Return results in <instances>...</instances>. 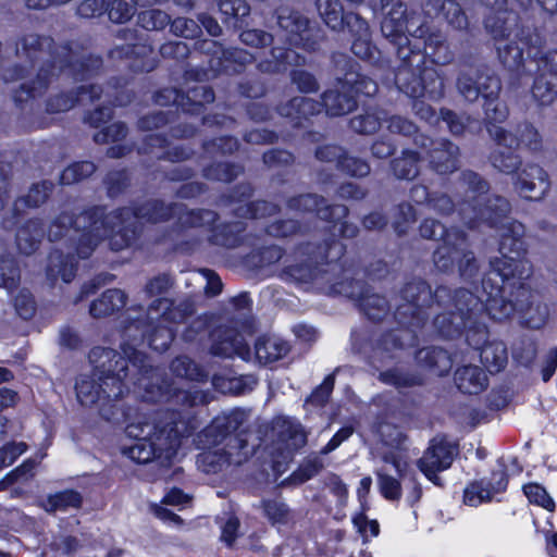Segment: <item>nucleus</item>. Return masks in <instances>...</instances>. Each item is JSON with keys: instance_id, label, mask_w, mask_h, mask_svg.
I'll list each match as a JSON object with an SVG mask.
<instances>
[{"instance_id": "nucleus-24", "label": "nucleus", "mask_w": 557, "mask_h": 557, "mask_svg": "<svg viewBox=\"0 0 557 557\" xmlns=\"http://www.w3.org/2000/svg\"><path fill=\"white\" fill-rule=\"evenodd\" d=\"M147 312L148 315H153L161 322L181 324L194 315L195 306L193 301L187 299L176 304L174 299L159 297L149 304Z\"/></svg>"}, {"instance_id": "nucleus-40", "label": "nucleus", "mask_w": 557, "mask_h": 557, "mask_svg": "<svg viewBox=\"0 0 557 557\" xmlns=\"http://www.w3.org/2000/svg\"><path fill=\"white\" fill-rule=\"evenodd\" d=\"M53 41L51 38L48 37H39L38 35L30 34L25 37H23L17 46V54L20 57H25L26 59H29L32 62L35 60H45V57L48 55V52L44 50V48L50 49ZM58 50L52 54L49 53V55L54 60V57L57 55ZM55 62L53 61V65Z\"/></svg>"}, {"instance_id": "nucleus-27", "label": "nucleus", "mask_w": 557, "mask_h": 557, "mask_svg": "<svg viewBox=\"0 0 557 557\" xmlns=\"http://www.w3.org/2000/svg\"><path fill=\"white\" fill-rule=\"evenodd\" d=\"M414 360L420 368L440 377L448 375L454 366L451 354L440 346L417 349Z\"/></svg>"}, {"instance_id": "nucleus-42", "label": "nucleus", "mask_w": 557, "mask_h": 557, "mask_svg": "<svg viewBox=\"0 0 557 557\" xmlns=\"http://www.w3.org/2000/svg\"><path fill=\"white\" fill-rule=\"evenodd\" d=\"M408 209L414 207L428 206L434 209H447L451 206L450 198L445 194H430L428 188L423 185H416L410 189Z\"/></svg>"}, {"instance_id": "nucleus-26", "label": "nucleus", "mask_w": 557, "mask_h": 557, "mask_svg": "<svg viewBox=\"0 0 557 557\" xmlns=\"http://www.w3.org/2000/svg\"><path fill=\"white\" fill-rule=\"evenodd\" d=\"M277 23L288 33L290 45L302 47L306 50H314L315 42L309 39V20L301 13L288 9L281 10Z\"/></svg>"}, {"instance_id": "nucleus-22", "label": "nucleus", "mask_w": 557, "mask_h": 557, "mask_svg": "<svg viewBox=\"0 0 557 557\" xmlns=\"http://www.w3.org/2000/svg\"><path fill=\"white\" fill-rule=\"evenodd\" d=\"M62 239H64L66 248H72L73 252L64 253L62 249L52 248L48 255L46 273L48 277L55 280L60 276L64 283H71L76 276L78 269L77 258L79 257L75 251V240L69 236L60 238V240ZM55 242H59V239Z\"/></svg>"}, {"instance_id": "nucleus-20", "label": "nucleus", "mask_w": 557, "mask_h": 557, "mask_svg": "<svg viewBox=\"0 0 557 557\" xmlns=\"http://www.w3.org/2000/svg\"><path fill=\"white\" fill-rule=\"evenodd\" d=\"M135 345L134 343H122V354L117 351V356L122 358L124 362L121 364L120 361L115 363L116 360L111 362L113 374H116L124 384H126V380L129 377V366L134 376L131 377V381L134 384L152 372V366L149 362L147 354L138 350Z\"/></svg>"}, {"instance_id": "nucleus-60", "label": "nucleus", "mask_w": 557, "mask_h": 557, "mask_svg": "<svg viewBox=\"0 0 557 557\" xmlns=\"http://www.w3.org/2000/svg\"><path fill=\"white\" fill-rule=\"evenodd\" d=\"M243 172L242 166L230 163H214L203 170L207 180L219 182H231Z\"/></svg>"}, {"instance_id": "nucleus-64", "label": "nucleus", "mask_w": 557, "mask_h": 557, "mask_svg": "<svg viewBox=\"0 0 557 557\" xmlns=\"http://www.w3.org/2000/svg\"><path fill=\"white\" fill-rule=\"evenodd\" d=\"M280 440L290 443L295 448L302 447L307 442V435L300 423L284 420L278 432Z\"/></svg>"}, {"instance_id": "nucleus-1", "label": "nucleus", "mask_w": 557, "mask_h": 557, "mask_svg": "<svg viewBox=\"0 0 557 557\" xmlns=\"http://www.w3.org/2000/svg\"><path fill=\"white\" fill-rule=\"evenodd\" d=\"M525 226L511 220L498 227V251L500 257L490 260V272L482 278L486 294L484 308L488 318L496 322L523 312L533 304L531 280L533 264L528 259L529 245L524 238Z\"/></svg>"}, {"instance_id": "nucleus-25", "label": "nucleus", "mask_w": 557, "mask_h": 557, "mask_svg": "<svg viewBox=\"0 0 557 557\" xmlns=\"http://www.w3.org/2000/svg\"><path fill=\"white\" fill-rule=\"evenodd\" d=\"M460 181L465 187L468 188L470 195L468 200H472L476 207H484V209H502L507 206V200L496 194H488V184L478 173L472 171L462 172Z\"/></svg>"}, {"instance_id": "nucleus-8", "label": "nucleus", "mask_w": 557, "mask_h": 557, "mask_svg": "<svg viewBox=\"0 0 557 557\" xmlns=\"http://www.w3.org/2000/svg\"><path fill=\"white\" fill-rule=\"evenodd\" d=\"M244 413L236 409L214 417L196 436L198 448H224L242 453L248 447L249 431L244 428Z\"/></svg>"}, {"instance_id": "nucleus-29", "label": "nucleus", "mask_w": 557, "mask_h": 557, "mask_svg": "<svg viewBox=\"0 0 557 557\" xmlns=\"http://www.w3.org/2000/svg\"><path fill=\"white\" fill-rule=\"evenodd\" d=\"M458 454V446L450 443L446 436H436L429 442L423 456L418 460L420 463L449 469Z\"/></svg>"}, {"instance_id": "nucleus-23", "label": "nucleus", "mask_w": 557, "mask_h": 557, "mask_svg": "<svg viewBox=\"0 0 557 557\" xmlns=\"http://www.w3.org/2000/svg\"><path fill=\"white\" fill-rule=\"evenodd\" d=\"M550 186L548 174L537 164H527L518 174L515 187L525 199L540 200Z\"/></svg>"}, {"instance_id": "nucleus-54", "label": "nucleus", "mask_w": 557, "mask_h": 557, "mask_svg": "<svg viewBox=\"0 0 557 557\" xmlns=\"http://www.w3.org/2000/svg\"><path fill=\"white\" fill-rule=\"evenodd\" d=\"M21 281V270L13 257L0 256V287L14 290Z\"/></svg>"}, {"instance_id": "nucleus-38", "label": "nucleus", "mask_w": 557, "mask_h": 557, "mask_svg": "<svg viewBox=\"0 0 557 557\" xmlns=\"http://www.w3.org/2000/svg\"><path fill=\"white\" fill-rule=\"evenodd\" d=\"M284 255V248L277 245L261 246L248 252L244 257V263L247 268L258 271L277 263Z\"/></svg>"}, {"instance_id": "nucleus-61", "label": "nucleus", "mask_w": 557, "mask_h": 557, "mask_svg": "<svg viewBox=\"0 0 557 557\" xmlns=\"http://www.w3.org/2000/svg\"><path fill=\"white\" fill-rule=\"evenodd\" d=\"M423 95L426 92L431 98H441L444 95V78L435 67H422Z\"/></svg>"}, {"instance_id": "nucleus-32", "label": "nucleus", "mask_w": 557, "mask_h": 557, "mask_svg": "<svg viewBox=\"0 0 557 557\" xmlns=\"http://www.w3.org/2000/svg\"><path fill=\"white\" fill-rule=\"evenodd\" d=\"M292 350L287 341L272 338L268 335L257 337L255 356L260 364L268 366L285 358Z\"/></svg>"}, {"instance_id": "nucleus-34", "label": "nucleus", "mask_w": 557, "mask_h": 557, "mask_svg": "<svg viewBox=\"0 0 557 557\" xmlns=\"http://www.w3.org/2000/svg\"><path fill=\"white\" fill-rule=\"evenodd\" d=\"M197 456L198 467L207 474H216L234 462L233 457L240 453L227 448H200Z\"/></svg>"}, {"instance_id": "nucleus-44", "label": "nucleus", "mask_w": 557, "mask_h": 557, "mask_svg": "<svg viewBox=\"0 0 557 557\" xmlns=\"http://www.w3.org/2000/svg\"><path fill=\"white\" fill-rule=\"evenodd\" d=\"M319 16L332 30L339 32L344 28L345 14L339 0H315Z\"/></svg>"}, {"instance_id": "nucleus-17", "label": "nucleus", "mask_w": 557, "mask_h": 557, "mask_svg": "<svg viewBox=\"0 0 557 557\" xmlns=\"http://www.w3.org/2000/svg\"><path fill=\"white\" fill-rule=\"evenodd\" d=\"M414 144L425 151L430 166L437 173L448 174L459 168V148L451 141L444 138L434 140L424 135H418Z\"/></svg>"}, {"instance_id": "nucleus-12", "label": "nucleus", "mask_w": 557, "mask_h": 557, "mask_svg": "<svg viewBox=\"0 0 557 557\" xmlns=\"http://www.w3.org/2000/svg\"><path fill=\"white\" fill-rule=\"evenodd\" d=\"M484 4L492 7L495 11L485 17L486 30L495 40L509 38L518 23V15L512 8L507 9L508 0H481ZM534 0H512V3L522 10H528ZM543 10L553 14L557 11V0H537Z\"/></svg>"}, {"instance_id": "nucleus-7", "label": "nucleus", "mask_w": 557, "mask_h": 557, "mask_svg": "<svg viewBox=\"0 0 557 557\" xmlns=\"http://www.w3.org/2000/svg\"><path fill=\"white\" fill-rule=\"evenodd\" d=\"M435 268L446 274L458 271L466 281L473 280L479 273V264L474 252L470 249L468 235L465 231L453 228L450 236L444 237L433 252Z\"/></svg>"}, {"instance_id": "nucleus-59", "label": "nucleus", "mask_w": 557, "mask_h": 557, "mask_svg": "<svg viewBox=\"0 0 557 557\" xmlns=\"http://www.w3.org/2000/svg\"><path fill=\"white\" fill-rule=\"evenodd\" d=\"M317 215L325 221L333 222L331 228L337 230L342 238H354L358 235L359 228L356 224L349 223L345 219L350 211H342L343 215L337 221H333L335 211H314Z\"/></svg>"}, {"instance_id": "nucleus-37", "label": "nucleus", "mask_w": 557, "mask_h": 557, "mask_svg": "<svg viewBox=\"0 0 557 557\" xmlns=\"http://www.w3.org/2000/svg\"><path fill=\"white\" fill-rule=\"evenodd\" d=\"M127 295L119 288H109L89 306V313L94 318H106L123 309Z\"/></svg>"}, {"instance_id": "nucleus-18", "label": "nucleus", "mask_w": 557, "mask_h": 557, "mask_svg": "<svg viewBox=\"0 0 557 557\" xmlns=\"http://www.w3.org/2000/svg\"><path fill=\"white\" fill-rule=\"evenodd\" d=\"M508 483L507 468L505 465H502L500 469L491 471L488 476L470 481L463 490V503L471 507L490 503L495 494L507 491Z\"/></svg>"}, {"instance_id": "nucleus-35", "label": "nucleus", "mask_w": 557, "mask_h": 557, "mask_svg": "<svg viewBox=\"0 0 557 557\" xmlns=\"http://www.w3.org/2000/svg\"><path fill=\"white\" fill-rule=\"evenodd\" d=\"M264 233L274 238H294L307 236L311 226L308 222H304L292 218H277L269 221L263 228Z\"/></svg>"}, {"instance_id": "nucleus-58", "label": "nucleus", "mask_w": 557, "mask_h": 557, "mask_svg": "<svg viewBox=\"0 0 557 557\" xmlns=\"http://www.w3.org/2000/svg\"><path fill=\"white\" fill-rule=\"evenodd\" d=\"M522 491L528 500L536 506H540L547 511H554L555 502L547 493L546 488L536 482H530L522 486Z\"/></svg>"}, {"instance_id": "nucleus-50", "label": "nucleus", "mask_w": 557, "mask_h": 557, "mask_svg": "<svg viewBox=\"0 0 557 557\" xmlns=\"http://www.w3.org/2000/svg\"><path fill=\"white\" fill-rule=\"evenodd\" d=\"M343 89H351L356 94L368 97L374 96L377 91V84L370 77L360 74L355 70H350L339 79Z\"/></svg>"}, {"instance_id": "nucleus-49", "label": "nucleus", "mask_w": 557, "mask_h": 557, "mask_svg": "<svg viewBox=\"0 0 557 557\" xmlns=\"http://www.w3.org/2000/svg\"><path fill=\"white\" fill-rule=\"evenodd\" d=\"M53 75V72L48 73V70L41 66L37 74L36 81L32 82L30 85L22 84L20 89L14 94V100L18 103H22L27 101L29 98H35L42 95L50 83V77Z\"/></svg>"}, {"instance_id": "nucleus-39", "label": "nucleus", "mask_w": 557, "mask_h": 557, "mask_svg": "<svg viewBox=\"0 0 557 557\" xmlns=\"http://www.w3.org/2000/svg\"><path fill=\"white\" fill-rule=\"evenodd\" d=\"M348 89H332L322 95V104L329 115L339 116L352 111L357 102L352 95L347 92Z\"/></svg>"}, {"instance_id": "nucleus-4", "label": "nucleus", "mask_w": 557, "mask_h": 557, "mask_svg": "<svg viewBox=\"0 0 557 557\" xmlns=\"http://www.w3.org/2000/svg\"><path fill=\"white\" fill-rule=\"evenodd\" d=\"M125 433L134 444L125 447L123 454L138 465L170 459L182 442L177 421L169 412L138 414L136 420L126 424Z\"/></svg>"}, {"instance_id": "nucleus-53", "label": "nucleus", "mask_w": 557, "mask_h": 557, "mask_svg": "<svg viewBox=\"0 0 557 557\" xmlns=\"http://www.w3.org/2000/svg\"><path fill=\"white\" fill-rule=\"evenodd\" d=\"M417 331L400 325L399 329L386 330L377 338V346L387 352L404 350L406 348L405 333H411V337H414Z\"/></svg>"}, {"instance_id": "nucleus-5", "label": "nucleus", "mask_w": 557, "mask_h": 557, "mask_svg": "<svg viewBox=\"0 0 557 557\" xmlns=\"http://www.w3.org/2000/svg\"><path fill=\"white\" fill-rule=\"evenodd\" d=\"M300 261L286 264L281 270L283 281L294 284H311L325 280L327 273L346 272V246L334 235L321 243L304 242L296 246Z\"/></svg>"}, {"instance_id": "nucleus-56", "label": "nucleus", "mask_w": 557, "mask_h": 557, "mask_svg": "<svg viewBox=\"0 0 557 557\" xmlns=\"http://www.w3.org/2000/svg\"><path fill=\"white\" fill-rule=\"evenodd\" d=\"M53 185L48 182H42L41 184H35L30 187L27 195L16 202V208L27 207L28 209H36L46 203Z\"/></svg>"}, {"instance_id": "nucleus-9", "label": "nucleus", "mask_w": 557, "mask_h": 557, "mask_svg": "<svg viewBox=\"0 0 557 557\" xmlns=\"http://www.w3.org/2000/svg\"><path fill=\"white\" fill-rule=\"evenodd\" d=\"M244 413L236 409L214 417L196 436L198 448H224L242 453L248 447L249 431L244 428Z\"/></svg>"}, {"instance_id": "nucleus-41", "label": "nucleus", "mask_w": 557, "mask_h": 557, "mask_svg": "<svg viewBox=\"0 0 557 557\" xmlns=\"http://www.w3.org/2000/svg\"><path fill=\"white\" fill-rule=\"evenodd\" d=\"M174 376L193 382L203 383L208 380V372L194 359L186 355L175 357L170 363Z\"/></svg>"}, {"instance_id": "nucleus-21", "label": "nucleus", "mask_w": 557, "mask_h": 557, "mask_svg": "<svg viewBox=\"0 0 557 557\" xmlns=\"http://www.w3.org/2000/svg\"><path fill=\"white\" fill-rule=\"evenodd\" d=\"M479 305H466L454 309H447L435 314L433 319L437 333L447 339H457L463 335L467 324L471 322L474 307Z\"/></svg>"}, {"instance_id": "nucleus-43", "label": "nucleus", "mask_w": 557, "mask_h": 557, "mask_svg": "<svg viewBox=\"0 0 557 557\" xmlns=\"http://www.w3.org/2000/svg\"><path fill=\"white\" fill-rule=\"evenodd\" d=\"M210 347L211 355L220 358H234L235 345L240 333L235 327L223 326L216 329Z\"/></svg>"}, {"instance_id": "nucleus-30", "label": "nucleus", "mask_w": 557, "mask_h": 557, "mask_svg": "<svg viewBox=\"0 0 557 557\" xmlns=\"http://www.w3.org/2000/svg\"><path fill=\"white\" fill-rule=\"evenodd\" d=\"M454 382L458 391L466 395H479L488 386V377L484 370L473 364L457 368Z\"/></svg>"}, {"instance_id": "nucleus-57", "label": "nucleus", "mask_w": 557, "mask_h": 557, "mask_svg": "<svg viewBox=\"0 0 557 557\" xmlns=\"http://www.w3.org/2000/svg\"><path fill=\"white\" fill-rule=\"evenodd\" d=\"M95 171L96 165L90 161L74 162L63 170L60 182L63 185L76 184L91 176Z\"/></svg>"}, {"instance_id": "nucleus-62", "label": "nucleus", "mask_w": 557, "mask_h": 557, "mask_svg": "<svg viewBox=\"0 0 557 557\" xmlns=\"http://www.w3.org/2000/svg\"><path fill=\"white\" fill-rule=\"evenodd\" d=\"M376 476L381 496L388 502H399L403 496L401 482L387 473L379 472Z\"/></svg>"}, {"instance_id": "nucleus-46", "label": "nucleus", "mask_w": 557, "mask_h": 557, "mask_svg": "<svg viewBox=\"0 0 557 557\" xmlns=\"http://www.w3.org/2000/svg\"><path fill=\"white\" fill-rule=\"evenodd\" d=\"M47 511H65L69 508H81L83 505L82 494L73 488H66L53 494H49L46 499Z\"/></svg>"}, {"instance_id": "nucleus-6", "label": "nucleus", "mask_w": 557, "mask_h": 557, "mask_svg": "<svg viewBox=\"0 0 557 557\" xmlns=\"http://www.w3.org/2000/svg\"><path fill=\"white\" fill-rule=\"evenodd\" d=\"M230 219L221 220L219 211H176L180 231L206 227L208 242L213 246L235 249L243 246L248 237L247 220L258 219V211H231Z\"/></svg>"}, {"instance_id": "nucleus-63", "label": "nucleus", "mask_w": 557, "mask_h": 557, "mask_svg": "<svg viewBox=\"0 0 557 557\" xmlns=\"http://www.w3.org/2000/svg\"><path fill=\"white\" fill-rule=\"evenodd\" d=\"M335 385V377L333 374L326 375L322 383L315 386L310 395L306 398V403L315 407H324L332 395Z\"/></svg>"}, {"instance_id": "nucleus-16", "label": "nucleus", "mask_w": 557, "mask_h": 557, "mask_svg": "<svg viewBox=\"0 0 557 557\" xmlns=\"http://www.w3.org/2000/svg\"><path fill=\"white\" fill-rule=\"evenodd\" d=\"M531 96L539 107H550L557 101V49L540 58Z\"/></svg>"}, {"instance_id": "nucleus-13", "label": "nucleus", "mask_w": 557, "mask_h": 557, "mask_svg": "<svg viewBox=\"0 0 557 557\" xmlns=\"http://www.w3.org/2000/svg\"><path fill=\"white\" fill-rule=\"evenodd\" d=\"M125 335L137 345L147 344L156 352H165L176 337V329L162 324L153 315L131 320L125 327Z\"/></svg>"}, {"instance_id": "nucleus-48", "label": "nucleus", "mask_w": 557, "mask_h": 557, "mask_svg": "<svg viewBox=\"0 0 557 557\" xmlns=\"http://www.w3.org/2000/svg\"><path fill=\"white\" fill-rule=\"evenodd\" d=\"M419 154L412 150H404L401 156L392 161L394 175L400 180H413L419 174Z\"/></svg>"}, {"instance_id": "nucleus-10", "label": "nucleus", "mask_w": 557, "mask_h": 557, "mask_svg": "<svg viewBox=\"0 0 557 557\" xmlns=\"http://www.w3.org/2000/svg\"><path fill=\"white\" fill-rule=\"evenodd\" d=\"M403 300L394 311L396 323L403 327L421 330L428 322L432 307L431 285L421 277H411L399 290Z\"/></svg>"}, {"instance_id": "nucleus-31", "label": "nucleus", "mask_w": 557, "mask_h": 557, "mask_svg": "<svg viewBox=\"0 0 557 557\" xmlns=\"http://www.w3.org/2000/svg\"><path fill=\"white\" fill-rule=\"evenodd\" d=\"M102 88L97 85H83L78 88L77 97L72 95H58L50 98L47 103V110L50 113L65 112L72 109L76 102L87 104L100 98Z\"/></svg>"}, {"instance_id": "nucleus-19", "label": "nucleus", "mask_w": 557, "mask_h": 557, "mask_svg": "<svg viewBox=\"0 0 557 557\" xmlns=\"http://www.w3.org/2000/svg\"><path fill=\"white\" fill-rule=\"evenodd\" d=\"M457 88L466 100L474 102L480 96L484 98L499 95L502 84L498 77L487 71L469 67L460 72Z\"/></svg>"}, {"instance_id": "nucleus-36", "label": "nucleus", "mask_w": 557, "mask_h": 557, "mask_svg": "<svg viewBox=\"0 0 557 557\" xmlns=\"http://www.w3.org/2000/svg\"><path fill=\"white\" fill-rule=\"evenodd\" d=\"M476 351L481 363L491 374L500 372L507 366L508 351L503 341L488 339Z\"/></svg>"}, {"instance_id": "nucleus-33", "label": "nucleus", "mask_w": 557, "mask_h": 557, "mask_svg": "<svg viewBox=\"0 0 557 557\" xmlns=\"http://www.w3.org/2000/svg\"><path fill=\"white\" fill-rule=\"evenodd\" d=\"M432 306L440 308L454 309L466 305H479L480 300L467 288L450 289L447 286L438 285L434 290L431 289Z\"/></svg>"}, {"instance_id": "nucleus-55", "label": "nucleus", "mask_w": 557, "mask_h": 557, "mask_svg": "<svg viewBox=\"0 0 557 557\" xmlns=\"http://www.w3.org/2000/svg\"><path fill=\"white\" fill-rule=\"evenodd\" d=\"M466 343L473 350H478L490 339V331L485 323L478 321L476 319V307H474V313L472 320L467 324L463 332Z\"/></svg>"}, {"instance_id": "nucleus-3", "label": "nucleus", "mask_w": 557, "mask_h": 557, "mask_svg": "<svg viewBox=\"0 0 557 557\" xmlns=\"http://www.w3.org/2000/svg\"><path fill=\"white\" fill-rule=\"evenodd\" d=\"M94 368V374L81 375L75 383V392L78 403L84 407L99 405V411L107 421L119 420L126 417L123 406L120 404L128 393L127 384L122 383L116 374H113L111 362L124 361L117 356V350L110 347L96 346L88 354Z\"/></svg>"}, {"instance_id": "nucleus-51", "label": "nucleus", "mask_w": 557, "mask_h": 557, "mask_svg": "<svg viewBox=\"0 0 557 557\" xmlns=\"http://www.w3.org/2000/svg\"><path fill=\"white\" fill-rule=\"evenodd\" d=\"M323 104L318 101L306 98V97H294L289 101L278 107V113L283 116H292L294 113L289 108H297V114L299 115V121L301 119H308L311 115L320 113Z\"/></svg>"}, {"instance_id": "nucleus-15", "label": "nucleus", "mask_w": 557, "mask_h": 557, "mask_svg": "<svg viewBox=\"0 0 557 557\" xmlns=\"http://www.w3.org/2000/svg\"><path fill=\"white\" fill-rule=\"evenodd\" d=\"M487 132L495 143L488 158L493 168L504 174L517 173L522 164L521 157L516 152L519 147L517 136L498 125L487 126Z\"/></svg>"}, {"instance_id": "nucleus-52", "label": "nucleus", "mask_w": 557, "mask_h": 557, "mask_svg": "<svg viewBox=\"0 0 557 557\" xmlns=\"http://www.w3.org/2000/svg\"><path fill=\"white\" fill-rule=\"evenodd\" d=\"M335 288L348 299L356 302L357 307L373 289L364 280L345 278L337 282Z\"/></svg>"}, {"instance_id": "nucleus-28", "label": "nucleus", "mask_w": 557, "mask_h": 557, "mask_svg": "<svg viewBox=\"0 0 557 557\" xmlns=\"http://www.w3.org/2000/svg\"><path fill=\"white\" fill-rule=\"evenodd\" d=\"M51 225V223L49 224ZM50 226L46 228V224L40 219H28L15 233V243L17 250L25 256H30L36 252L44 239L45 235L49 232ZM50 240V238H48Z\"/></svg>"}, {"instance_id": "nucleus-45", "label": "nucleus", "mask_w": 557, "mask_h": 557, "mask_svg": "<svg viewBox=\"0 0 557 557\" xmlns=\"http://www.w3.org/2000/svg\"><path fill=\"white\" fill-rule=\"evenodd\" d=\"M358 308L368 320L374 323L382 322L391 311L387 298L383 295L373 293V289L362 300Z\"/></svg>"}, {"instance_id": "nucleus-11", "label": "nucleus", "mask_w": 557, "mask_h": 557, "mask_svg": "<svg viewBox=\"0 0 557 557\" xmlns=\"http://www.w3.org/2000/svg\"><path fill=\"white\" fill-rule=\"evenodd\" d=\"M387 9L381 24V29L386 38L396 41L399 47L406 46V34L421 38L424 29L421 26L420 16L414 11H408L407 5L400 0H389L383 4Z\"/></svg>"}, {"instance_id": "nucleus-47", "label": "nucleus", "mask_w": 557, "mask_h": 557, "mask_svg": "<svg viewBox=\"0 0 557 557\" xmlns=\"http://www.w3.org/2000/svg\"><path fill=\"white\" fill-rule=\"evenodd\" d=\"M379 381L385 385L396 388L413 387L423 384L421 375L410 372H404L398 368H389L381 371L377 376Z\"/></svg>"}, {"instance_id": "nucleus-2", "label": "nucleus", "mask_w": 557, "mask_h": 557, "mask_svg": "<svg viewBox=\"0 0 557 557\" xmlns=\"http://www.w3.org/2000/svg\"><path fill=\"white\" fill-rule=\"evenodd\" d=\"M176 211H59L48 232L50 240L69 236L79 259L89 258L107 239L112 251L131 247L140 236V219L169 221Z\"/></svg>"}, {"instance_id": "nucleus-14", "label": "nucleus", "mask_w": 557, "mask_h": 557, "mask_svg": "<svg viewBox=\"0 0 557 557\" xmlns=\"http://www.w3.org/2000/svg\"><path fill=\"white\" fill-rule=\"evenodd\" d=\"M399 64L395 72V84L397 88L412 98L423 96L422 67L424 55L414 51L408 46H400L397 50Z\"/></svg>"}]
</instances>
